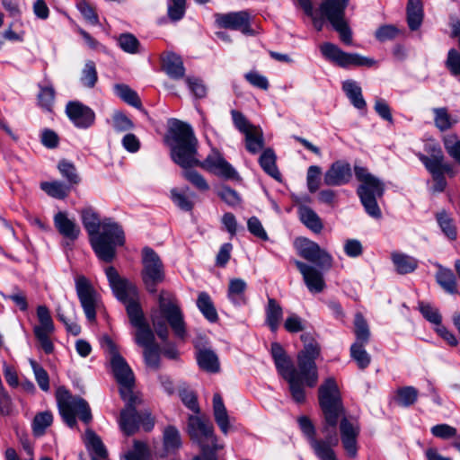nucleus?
Wrapping results in <instances>:
<instances>
[{
  "label": "nucleus",
  "mask_w": 460,
  "mask_h": 460,
  "mask_svg": "<svg viewBox=\"0 0 460 460\" xmlns=\"http://www.w3.org/2000/svg\"><path fill=\"white\" fill-rule=\"evenodd\" d=\"M126 402L121 410L119 418V426L126 436H132L140 429L145 432L153 430L155 424V418L148 409H142V398L137 394H132L127 398H122Z\"/></svg>",
  "instance_id": "20e7f679"
},
{
  "label": "nucleus",
  "mask_w": 460,
  "mask_h": 460,
  "mask_svg": "<svg viewBox=\"0 0 460 460\" xmlns=\"http://www.w3.org/2000/svg\"><path fill=\"white\" fill-rule=\"evenodd\" d=\"M75 291L80 305L90 323L96 320V311L100 306V297L93 286L88 279L79 275L75 279Z\"/></svg>",
  "instance_id": "ddd939ff"
},
{
  "label": "nucleus",
  "mask_w": 460,
  "mask_h": 460,
  "mask_svg": "<svg viewBox=\"0 0 460 460\" xmlns=\"http://www.w3.org/2000/svg\"><path fill=\"white\" fill-rule=\"evenodd\" d=\"M151 321L157 336L166 341L169 336L167 323L174 335L184 340L187 334L183 313L174 295L162 290L158 296V310L151 313Z\"/></svg>",
  "instance_id": "f03ea898"
},
{
  "label": "nucleus",
  "mask_w": 460,
  "mask_h": 460,
  "mask_svg": "<svg viewBox=\"0 0 460 460\" xmlns=\"http://www.w3.org/2000/svg\"><path fill=\"white\" fill-rule=\"evenodd\" d=\"M251 15L247 11L216 14V22L221 28L240 31L243 34L253 35L250 24Z\"/></svg>",
  "instance_id": "a211bd4d"
},
{
  "label": "nucleus",
  "mask_w": 460,
  "mask_h": 460,
  "mask_svg": "<svg viewBox=\"0 0 460 460\" xmlns=\"http://www.w3.org/2000/svg\"><path fill=\"white\" fill-rule=\"evenodd\" d=\"M299 218L302 223L314 233H320L323 227L321 218L310 208L302 206L298 209Z\"/></svg>",
  "instance_id": "c9c22d12"
},
{
  "label": "nucleus",
  "mask_w": 460,
  "mask_h": 460,
  "mask_svg": "<svg viewBox=\"0 0 460 460\" xmlns=\"http://www.w3.org/2000/svg\"><path fill=\"white\" fill-rule=\"evenodd\" d=\"M419 308L423 317L431 323L438 327L441 324L442 317L438 309L431 306L429 304L420 303Z\"/></svg>",
  "instance_id": "338daca9"
},
{
  "label": "nucleus",
  "mask_w": 460,
  "mask_h": 460,
  "mask_svg": "<svg viewBox=\"0 0 460 460\" xmlns=\"http://www.w3.org/2000/svg\"><path fill=\"white\" fill-rule=\"evenodd\" d=\"M437 222L443 234L451 241L457 238L456 226L453 218L446 210H442L436 214Z\"/></svg>",
  "instance_id": "4c0bfd02"
},
{
  "label": "nucleus",
  "mask_w": 460,
  "mask_h": 460,
  "mask_svg": "<svg viewBox=\"0 0 460 460\" xmlns=\"http://www.w3.org/2000/svg\"><path fill=\"white\" fill-rule=\"evenodd\" d=\"M197 306L208 322L216 323L218 320L217 309L210 296L207 292H200L199 294Z\"/></svg>",
  "instance_id": "f704fd0d"
},
{
  "label": "nucleus",
  "mask_w": 460,
  "mask_h": 460,
  "mask_svg": "<svg viewBox=\"0 0 460 460\" xmlns=\"http://www.w3.org/2000/svg\"><path fill=\"white\" fill-rule=\"evenodd\" d=\"M301 340L304 341L305 347L297 356L298 369L305 385L314 387L318 380L315 358L319 355L320 349L309 333L302 334Z\"/></svg>",
  "instance_id": "9b49d317"
},
{
  "label": "nucleus",
  "mask_w": 460,
  "mask_h": 460,
  "mask_svg": "<svg viewBox=\"0 0 460 460\" xmlns=\"http://www.w3.org/2000/svg\"><path fill=\"white\" fill-rule=\"evenodd\" d=\"M320 51L326 59L341 67H348L349 66H371L375 64L373 59L362 57L357 53L344 52L337 45L331 42L323 43L320 46Z\"/></svg>",
  "instance_id": "4468645a"
},
{
  "label": "nucleus",
  "mask_w": 460,
  "mask_h": 460,
  "mask_svg": "<svg viewBox=\"0 0 460 460\" xmlns=\"http://www.w3.org/2000/svg\"><path fill=\"white\" fill-rule=\"evenodd\" d=\"M246 289L245 280L239 278L231 279L227 288V298L234 306L245 305L248 302Z\"/></svg>",
  "instance_id": "393cba45"
},
{
  "label": "nucleus",
  "mask_w": 460,
  "mask_h": 460,
  "mask_svg": "<svg viewBox=\"0 0 460 460\" xmlns=\"http://www.w3.org/2000/svg\"><path fill=\"white\" fill-rule=\"evenodd\" d=\"M259 164L266 173L277 180L280 178V173L276 165V155L271 148L263 150L259 158Z\"/></svg>",
  "instance_id": "e433bc0d"
},
{
  "label": "nucleus",
  "mask_w": 460,
  "mask_h": 460,
  "mask_svg": "<svg viewBox=\"0 0 460 460\" xmlns=\"http://www.w3.org/2000/svg\"><path fill=\"white\" fill-rule=\"evenodd\" d=\"M40 189L49 196L58 199H65L70 192V187L59 181L41 182Z\"/></svg>",
  "instance_id": "a19ab883"
},
{
  "label": "nucleus",
  "mask_w": 460,
  "mask_h": 460,
  "mask_svg": "<svg viewBox=\"0 0 460 460\" xmlns=\"http://www.w3.org/2000/svg\"><path fill=\"white\" fill-rule=\"evenodd\" d=\"M82 223L90 239L95 236L102 226L99 215L91 208H84L81 212Z\"/></svg>",
  "instance_id": "2f4dec72"
},
{
  "label": "nucleus",
  "mask_w": 460,
  "mask_h": 460,
  "mask_svg": "<svg viewBox=\"0 0 460 460\" xmlns=\"http://www.w3.org/2000/svg\"><path fill=\"white\" fill-rule=\"evenodd\" d=\"M446 66L453 75L460 76V53L456 49L448 51Z\"/></svg>",
  "instance_id": "774afa93"
},
{
  "label": "nucleus",
  "mask_w": 460,
  "mask_h": 460,
  "mask_svg": "<svg viewBox=\"0 0 460 460\" xmlns=\"http://www.w3.org/2000/svg\"><path fill=\"white\" fill-rule=\"evenodd\" d=\"M434 154L431 157L419 153L417 155L420 162L425 165L426 169L431 175L441 174L442 166L444 164V155L440 147L433 148Z\"/></svg>",
  "instance_id": "c85d7f7f"
},
{
  "label": "nucleus",
  "mask_w": 460,
  "mask_h": 460,
  "mask_svg": "<svg viewBox=\"0 0 460 460\" xmlns=\"http://www.w3.org/2000/svg\"><path fill=\"white\" fill-rule=\"evenodd\" d=\"M295 264L310 292L320 293L324 289L325 282L321 271L300 261H295Z\"/></svg>",
  "instance_id": "412c9836"
},
{
  "label": "nucleus",
  "mask_w": 460,
  "mask_h": 460,
  "mask_svg": "<svg viewBox=\"0 0 460 460\" xmlns=\"http://www.w3.org/2000/svg\"><path fill=\"white\" fill-rule=\"evenodd\" d=\"M40 89L38 94L39 104L42 109L50 111L55 102V90L51 85L40 86Z\"/></svg>",
  "instance_id": "052dcab7"
},
{
  "label": "nucleus",
  "mask_w": 460,
  "mask_h": 460,
  "mask_svg": "<svg viewBox=\"0 0 460 460\" xmlns=\"http://www.w3.org/2000/svg\"><path fill=\"white\" fill-rule=\"evenodd\" d=\"M99 232L91 238V245L97 257L105 262H111L116 254V247L123 245L125 235L122 228L111 218H105Z\"/></svg>",
  "instance_id": "423d86ee"
},
{
  "label": "nucleus",
  "mask_w": 460,
  "mask_h": 460,
  "mask_svg": "<svg viewBox=\"0 0 460 460\" xmlns=\"http://www.w3.org/2000/svg\"><path fill=\"white\" fill-rule=\"evenodd\" d=\"M271 356L279 374L285 380L299 374L280 344L277 342L271 344Z\"/></svg>",
  "instance_id": "4be33fe9"
},
{
  "label": "nucleus",
  "mask_w": 460,
  "mask_h": 460,
  "mask_svg": "<svg viewBox=\"0 0 460 460\" xmlns=\"http://www.w3.org/2000/svg\"><path fill=\"white\" fill-rule=\"evenodd\" d=\"M342 90L350 103L358 110H365L367 102L362 95V89L356 81L346 80L342 83Z\"/></svg>",
  "instance_id": "bb28decb"
},
{
  "label": "nucleus",
  "mask_w": 460,
  "mask_h": 460,
  "mask_svg": "<svg viewBox=\"0 0 460 460\" xmlns=\"http://www.w3.org/2000/svg\"><path fill=\"white\" fill-rule=\"evenodd\" d=\"M213 415L221 432L227 435L232 426L227 410L219 394H215L213 396Z\"/></svg>",
  "instance_id": "a878e982"
},
{
  "label": "nucleus",
  "mask_w": 460,
  "mask_h": 460,
  "mask_svg": "<svg viewBox=\"0 0 460 460\" xmlns=\"http://www.w3.org/2000/svg\"><path fill=\"white\" fill-rule=\"evenodd\" d=\"M418 390L413 386H404L397 390V402L403 407H409L418 399Z\"/></svg>",
  "instance_id": "4d7b16f0"
},
{
  "label": "nucleus",
  "mask_w": 460,
  "mask_h": 460,
  "mask_svg": "<svg viewBox=\"0 0 460 460\" xmlns=\"http://www.w3.org/2000/svg\"><path fill=\"white\" fill-rule=\"evenodd\" d=\"M197 163L193 166H199L209 172L227 180H238L236 170L217 151H213L204 161L200 162L195 157Z\"/></svg>",
  "instance_id": "f3484780"
},
{
  "label": "nucleus",
  "mask_w": 460,
  "mask_h": 460,
  "mask_svg": "<svg viewBox=\"0 0 460 460\" xmlns=\"http://www.w3.org/2000/svg\"><path fill=\"white\" fill-rule=\"evenodd\" d=\"M66 113L73 124L79 128H88L95 121L94 111L78 101L67 102Z\"/></svg>",
  "instance_id": "6ab92c4d"
},
{
  "label": "nucleus",
  "mask_w": 460,
  "mask_h": 460,
  "mask_svg": "<svg viewBox=\"0 0 460 460\" xmlns=\"http://www.w3.org/2000/svg\"><path fill=\"white\" fill-rule=\"evenodd\" d=\"M86 437L92 449L91 459L106 460L108 453L100 437L92 430L86 431Z\"/></svg>",
  "instance_id": "79ce46f5"
},
{
  "label": "nucleus",
  "mask_w": 460,
  "mask_h": 460,
  "mask_svg": "<svg viewBox=\"0 0 460 460\" xmlns=\"http://www.w3.org/2000/svg\"><path fill=\"white\" fill-rule=\"evenodd\" d=\"M98 81V73L95 63L92 60H87L82 69L80 82L83 86L92 89L95 86Z\"/></svg>",
  "instance_id": "49530a36"
},
{
  "label": "nucleus",
  "mask_w": 460,
  "mask_h": 460,
  "mask_svg": "<svg viewBox=\"0 0 460 460\" xmlns=\"http://www.w3.org/2000/svg\"><path fill=\"white\" fill-rule=\"evenodd\" d=\"M197 362L199 367L209 373L219 371L220 365L217 354L211 349H199L197 353Z\"/></svg>",
  "instance_id": "c756f323"
},
{
  "label": "nucleus",
  "mask_w": 460,
  "mask_h": 460,
  "mask_svg": "<svg viewBox=\"0 0 460 460\" xmlns=\"http://www.w3.org/2000/svg\"><path fill=\"white\" fill-rule=\"evenodd\" d=\"M174 145L171 149L172 161L184 169L193 167L197 155L198 139L188 123L174 119L169 128Z\"/></svg>",
  "instance_id": "7ed1b4c3"
},
{
  "label": "nucleus",
  "mask_w": 460,
  "mask_h": 460,
  "mask_svg": "<svg viewBox=\"0 0 460 460\" xmlns=\"http://www.w3.org/2000/svg\"><path fill=\"white\" fill-rule=\"evenodd\" d=\"M186 12V0H168L167 15L172 22L181 20Z\"/></svg>",
  "instance_id": "864d4df0"
},
{
  "label": "nucleus",
  "mask_w": 460,
  "mask_h": 460,
  "mask_svg": "<svg viewBox=\"0 0 460 460\" xmlns=\"http://www.w3.org/2000/svg\"><path fill=\"white\" fill-rule=\"evenodd\" d=\"M105 273L114 296L122 304L126 305L130 301L139 299L138 290L136 285L128 279L120 277L114 267H108L105 270Z\"/></svg>",
  "instance_id": "dca6fc26"
},
{
  "label": "nucleus",
  "mask_w": 460,
  "mask_h": 460,
  "mask_svg": "<svg viewBox=\"0 0 460 460\" xmlns=\"http://www.w3.org/2000/svg\"><path fill=\"white\" fill-rule=\"evenodd\" d=\"M144 359L146 365L152 369L160 367V348L157 344L144 349Z\"/></svg>",
  "instance_id": "680f3d73"
},
{
  "label": "nucleus",
  "mask_w": 460,
  "mask_h": 460,
  "mask_svg": "<svg viewBox=\"0 0 460 460\" xmlns=\"http://www.w3.org/2000/svg\"><path fill=\"white\" fill-rule=\"evenodd\" d=\"M58 168L61 175L70 185L78 184L80 182V177L77 174L76 168L74 164L62 160L58 163Z\"/></svg>",
  "instance_id": "13d9d810"
},
{
  "label": "nucleus",
  "mask_w": 460,
  "mask_h": 460,
  "mask_svg": "<svg viewBox=\"0 0 460 460\" xmlns=\"http://www.w3.org/2000/svg\"><path fill=\"white\" fill-rule=\"evenodd\" d=\"M52 421L53 415L50 411H46L36 414L32 422L34 435L38 437L42 436L46 429L52 424Z\"/></svg>",
  "instance_id": "3c124183"
},
{
  "label": "nucleus",
  "mask_w": 460,
  "mask_h": 460,
  "mask_svg": "<svg viewBox=\"0 0 460 460\" xmlns=\"http://www.w3.org/2000/svg\"><path fill=\"white\" fill-rule=\"evenodd\" d=\"M136 343L144 349L155 345V337L148 323L135 327Z\"/></svg>",
  "instance_id": "37998d69"
},
{
  "label": "nucleus",
  "mask_w": 460,
  "mask_h": 460,
  "mask_svg": "<svg viewBox=\"0 0 460 460\" xmlns=\"http://www.w3.org/2000/svg\"><path fill=\"white\" fill-rule=\"evenodd\" d=\"M392 261L399 274L404 275L414 271L418 267V261L408 254L394 252Z\"/></svg>",
  "instance_id": "7c9ffc66"
},
{
  "label": "nucleus",
  "mask_w": 460,
  "mask_h": 460,
  "mask_svg": "<svg viewBox=\"0 0 460 460\" xmlns=\"http://www.w3.org/2000/svg\"><path fill=\"white\" fill-rule=\"evenodd\" d=\"M164 447L167 453H174L181 447L179 430L173 426H168L164 430Z\"/></svg>",
  "instance_id": "58836bf2"
},
{
  "label": "nucleus",
  "mask_w": 460,
  "mask_h": 460,
  "mask_svg": "<svg viewBox=\"0 0 460 460\" xmlns=\"http://www.w3.org/2000/svg\"><path fill=\"white\" fill-rule=\"evenodd\" d=\"M129 322L132 326H139L147 323L138 302V299L130 301L125 305Z\"/></svg>",
  "instance_id": "8fccbe9b"
},
{
  "label": "nucleus",
  "mask_w": 460,
  "mask_h": 460,
  "mask_svg": "<svg viewBox=\"0 0 460 460\" xmlns=\"http://www.w3.org/2000/svg\"><path fill=\"white\" fill-rule=\"evenodd\" d=\"M53 221L55 227L62 236L72 241L78 238L81 232L80 227L74 219L68 218L66 212H58L54 216Z\"/></svg>",
  "instance_id": "5701e85b"
},
{
  "label": "nucleus",
  "mask_w": 460,
  "mask_h": 460,
  "mask_svg": "<svg viewBox=\"0 0 460 460\" xmlns=\"http://www.w3.org/2000/svg\"><path fill=\"white\" fill-rule=\"evenodd\" d=\"M438 270L436 273V280L438 285L447 293L456 294V278L450 269H447L438 265Z\"/></svg>",
  "instance_id": "473e14b6"
},
{
  "label": "nucleus",
  "mask_w": 460,
  "mask_h": 460,
  "mask_svg": "<svg viewBox=\"0 0 460 460\" xmlns=\"http://www.w3.org/2000/svg\"><path fill=\"white\" fill-rule=\"evenodd\" d=\"M114 92L116 95L119 96L126 103L137 109L141 108V101L137 92L132 90L128 85L124 84H117L114 85Z\"/></svg>",
  "instance_id": "c03bdc74"
},
{
  "label": "nucleus",
  "mask_w": 460,
  "mask_h": 460,
  "mask_svg": "<svg viewBox=\"0 0 460 460\" xmlns=\"http://www.w3.org/2000/svg\"><path fill=\"white\" fill-rule=\"evenodd\" d=\"M407 23L411 31L418 30L423 21V5L421 0H408Z\"/></svg>",
  "instance_id": "cd10ccee"
},
{
  "label": "nucleus",
  "mask_w": 460,
  "mask_h": 460,
  "mask_svg": "<svg viewBox=\"0 0 460 460\" xmlns=\"http://www.w3.org/2000/svg\"><path fill=\"white\" fill-rule=\"evenodd\" d=\"M112 127L117 132H125L133 129L135 125L124 112L116 111L112 115Z\"/></svg>",
  "instance_id": "bf43d9fd"
},
{
  "label": "nucleus",
  "mask_w": 460,
  "mask_h": 460,
  "mask_svg": "<svg viewBox=\"0 0 460 460\" xmlns=\"http://www.w3.org/2000/svg\"><path fill=\"white\" fill-rule=\"evenodd\" d=\"M142 281L149 293H155L156 287L164 280V266L154 249L146 246L142 250Z\"/></svg>",
  "instance_id": "9d476101"
},
{
  "label": "nucleus",
  "mask_w": 460,
  "mask_h": 460,
  "mask_svg": "<svg viewBox=\"0 0 460 460\" xmlns=\"http://www.w3.org/2000/svg\"><path fill=\"white\" fill-rule=\"evenodd\" d=\"M265 312L267 324L272 332H276L283 316L281 305L274 298H269Z\"/></svg>",
  "instance_id": "72a5a7b5"
},
{
  "label": "nucleus",
  "mask_w": 460,
  "mask_h": 460,
  "mask_svg": "<svg viewBox=\"0 0 460 460\" xmlns=\"http://www.w3.org/2000/svg\"><path fill=\"white\" fill-rule=\"evenodd\" d=\"M319 404L323 411V420L321 432L323 438H315V429L310 419L300 416L297 420L299 427L319 460H337L334 447L339 444L337 425L342 447L347 455L355 458L358 456V438L360 426L357 420L346 416L341 394L336 381L330 377L322 384L318 390Z\"/></svg>",
  "instance_id": "f257e3e1"
},
{
  "label": "nucleus",
  "mask_w": 460,
  "mask_h": 460,
  "mask_svg": "<svg viewBox=\"0 0 460 460\" xmlns=\"http://www.w3.org/2000/svg\"><path fill=\"white\" fill-rule=\"evenodd\" d=\"M355 334L356 341L359 343H367L370 337V332L367 321L361 314H357L355 316Z\"/></svg>",
  "instance_id": "5fc2aeb1"
},
{
  "label": "nucleus",
  "mask_w": 460,
  "mask_h": 460,
  "mask_svg": "<svg viewBox=\"0 0 460 460\" xmlns=\"http://www.w3.org/2000/svg\"><path fill=\"white\" fill-rule=\"evenodd\" d=\"M245 136V147L252 155L259 153L264 147V137L262 129L257 127L254 130L248 132Z\"/></svg>",
  "instance_id": "ea45409f"
},
{
  "label": "nucleus",
  "mask_w": 460,
  "mask_h": 460,
  "mask_svg": "<svg viewBox=\"0 0 460 460\" xmlns=\"http://www.w3.org/2000/svg\"><path fill=\"white\" fill-rule=\"evenodd\" d=\"M57 402L63 420L70 428L76 425V415L85 423L91 421V409L84 399L74 396L66 389L60 387L57 391Z\"/></svg>",
  "instance_id": "0eeeda50"
},
{
  "label": "nucleus",
  "mask_w": 460,
  "mask_h": 460,
  "mask_svg": "<svg viewBox=\"0 0 460 460\" xmlns=\"http://www.w3.org/2000/svg\"><path fill=\"white\" fill-rule=\"evenodd\" d=\"M31 366L40 388L45 392L49 391V377L47 371L34 360H31Z\"/></svg>",
  "instance_id": "e2e57ef3"
},
{
  "label": "nucleus",
  "mask_w": 460,
  "mask_h": 460,
  "mask_svg": "<svg viewBox=\"0 0 460 460\" xmlns=\"http://www.w3.org/2000/svg\"><path fill=\"white\" fill-rule=\"evenodd\" d=\"M289 385V391L293 400L297 403H303L305 401V393L303 386V381L305 383L301 374H297L286 380Z\"/></svg>",
  "instance_id": "a18cd8bd"
},
{
  "label": "nucleus",
  "mask_w": 460,
  "mask_h": 460,
  "mask_svg": "<svg viewBox=\"0 0 460 460\" xmlns=\"http://www.w3.org/2000/svg\"><path fill=\"white\" fill-rule=\"evenodd\" d=\"M102 347L110 355V362L113 375L120 385L121 398L135 394L133 392L134 374L125 358L119 354L116 344L109 337H104Z\"/></svg>",
  "instance_id": "6e6552de"
},
{
  "label": "nucleus",
  "mask_w": 460,
  "mask_h": 460,
  "mask_svg": "<svg viewBox=\"0 0 460 460\" xmlns=\"http://www.w3.org/2000/svg\"><path fill=\"white\" fill-rule=\"evenodd\" d=\"M354 172L356 179L361 182L358 187L357 194L366 212L372 217L380 218L382 213L376 199L384 195L385 183L370 173L366 167L355 165Z\"/></svg>",
  "instance_id": "39448f33"
},
{
  "label": "nucleus",
  "mask_w": 460,
  "mask_h": 460,
  "mask_svg": "<svg viewBox=\"0 0 460 460\" xmlns=\"http://www.w3.org/2000/svg\"><path fill=\"white\" fill-rule=\"evenodd\" d=\"M446 151L456 163L460 164V139L455 134H449L443 137Z\"/></svg>",
  "instance_id": "6e6d98bb"
},
{
  "label": "nucleus",
  "mask_w": 460,
  "mask_h": 460,
  "mask_svg": "<svg viewBox=\"0 0 460 460\" xmlns=\"http://www.w3.org/2000/svg\"><path fill=\"white\" fill-rule=\"evenodd\" d=\"M188 432L190 438L199 445L203 453H207L209 450L208 443H211L212 452L223 448V446L218 445L217 442L214 427L209 420H205L198 416H190Z\"/></svg>",
  "instance_id": "f8f14e48"
},
{
  "label": "nucleus",
  "mask_w": 460,
  "mask_h": 460,
  "mask_svg": "<svg viewBox=\"0 0 460 460\" xmlns=\"http://www.w3.org/2000/svg\"><path fill=\"white\" fill-rule=\"evenodd\" d=\"M295 246L302 258L314 263L321 270H330L332 267V255L315 242L299 237L296 239Z\"/></svg>",
  "instance_id": "2eb2a0df"
},
{
  "label": "nucleus",
  "mask_w": 460,
  "mask_h": 460,
  "mask_svg": "<svg viewBox=\"0 0 460 460\" xmlns=\"http://www.w3.org/2000/svg\"><path fill=\"white\" fill-rule=\"evenodd\" d=\"M349 0H323L320 11L339 33L341 40L350 45L352 43V32L345 20V9Z\"/></svg>",
  "instance_id": "1a4fd4ad"
},
{
  "label": "nucleus",
  "mask_w": 460,
  "mask_h": 460,
  "mask_svg": "<svg viewBox=\"0 0 460 460\" xmlns=\"http://www.w3.org/2000/svg\"><path fill=\"white\" fill-rule=\"evenodd\" d=\"M76 7L87 22L92 25H97L99 23V18L94 8L87 1H79Z\"/></svg>",
  "instance_id": "0e129e2a"
},
{
  "label": "nucleus",
  "mask_w": 460,
  "mask_h": 460,
  "mask_svg": "<svg viewBox=\"0 0 460 460\" xmlns=\"http://www.w3.org/2000/svg\"><path fill=\"white\" fill-rule=\"evenodd\" d=\"M352 172L350 164L343 160H338L331 164L323 176L327 186H342L350 181Z\"/></svg>",
  "instance_id": "aec40b11"
},
{
  "label": "nucleus",
  "mask_w": 460,
  "mask_h": 460,
  "mask_svg": "<svg viewBox=\"0 0 460 460\" xmlns=\"http://www.w3.org/2000/svg\"><path fill=\"white\" fill-rule=\"evenodd\" d=\"M37 316L40 325L34 327V332H53L54 323L49 313V310L45 305H39L37 307Z\"/></svg>",
  "instance_id": "de8ad7c7"
},
{
  "label": "nucleus",
  "mask_w": 460,
  "mask_h": 460,
  "mask_svg": "<svg viewBox=\"0 0 460 460\" xmlns=\"http://www.w3.org/2000/svg\"><path fill=\"white\" fill-rule=\"evenodd\" d=\"M231 115L234 127L244 135L258 127L251 124L244 115L238 111L233 110Z\"/></svg>",
  "instance_id": "69168bd1"
},
{
  "label": "nucleus",
  "mask_w": 460,
  "mask_h": 460,
  "mask_svg": "<svg viewBox=\"0 0 460 460\" xmlns=\"http://www.w3.org/2000/svg\"><path fill=\"white\" fill-rule=\"evenodd\" d=\"M366 344L354 342L350 347V357L357 362L360 369L367 368L371 362V357L364 348Z\"/></svg>",
  "instance_id": "09e8293b"
},
{
  "label": "nucleus",
  "mask_w": 460,
  "mask_h": 460,
  "mask_svg": "<svg viewBox=\"0 0 460 460\" xmlns=\"http://www.w3.org/2000/svg\"><path fill=\"white\" fill-rule=\"evenodd\" d=\"M162 67L166 75L174 80L181 79L185 75L183 61L173 52H167L162 56Z\"/></svg>",
  "instance_id": "b1692460"
},
{
  "label": "nucleus",
  "mask_w": 460,
  "mask_h": 460,
  "mask_svg": "<svg viewBox=\"0 0 460 460\" xmlns=\"http://www.w3.org/2000/svg\"><path fill=\"white\" fill-rule=\"evenodd\" d=\"M434 112V122L436 127L440 131H446L453 127L457 122V119H453L448 114L446 108H435Z\"/></svg>",
  "instance_id": "603ef678"
}]
</instances>
